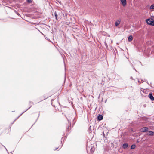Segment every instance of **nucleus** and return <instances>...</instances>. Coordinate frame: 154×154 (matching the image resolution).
Listing matches in <instances>:
<instances>
[{
	"instance_id": "obj_1",
	"label": "nucleus",
	"mask_w": 154,
	"mask_h": 154,
	"mask_svg": "<svg viewBox=\"0 0 154 154\" xmlns=\"http://www.w3.org/2000/svg\"><path fill=\"white\" fill-rule=\"evenodd\" d=\"M147 24L154 26V20L151 18L148 19L146 20Z\"/></svg>"
},
{
	"instance_id": "obj_2",
	"label": "nucleus",
	"mask_w": 154,
	"mask_h": 154,
	"mask_svg": "<svg viewBox=\"0 0 154 154\" xmlns=\"http://www.w3.org/2000/svg\"><path fill=\"white\" fill-rule=\"evenodd\" d=\"M148 128L146 127H143L141 128V131L142 132H145L148 131Z\"/></svg>"
},
{
	"instance_id": "obj_3",
	"label": "nucleus",
	"mask_w": 154,
	"mask_h": 154,
	"mask_svg": "<svg viewBox=\"0 0 154 154\" xmlns=\"http://www.w3.org/2000/svg\"><path fill=\"white\" fill-rule=\"evenodd\" d=\"M149 10L151 12L154 11V4H152L150 6Z\"/></svg>"
},
{
	"instance_id": "obj_4",
	"label": "nucleus",
	"mask_w": 154,
	"mask_h": 154,
	"mask_svg": "<svg viewBox=\"0 0 154 154\" xmlns=\"http://www.w3.org/2000/svg\"><path fill=\"white\" fill-rule=\"evenodd\" d=\"M123 6H125L127 3L126 0H120Z\"/></svg>"
},
{
	"instance_id": "obj_5",
	"label": "nucleus",
	"mask_w": 154,
	"mask_h": 154,
	"mask_svg": "<svg viewBox=\"0 0 154 154\" xmlns=\"http://www.w3.org/2000/svg\"><path fill=\"white\" fill-rule=\"evenodd\" d=\"M147 135L149 136H153L154 135V132L152 131H149Z\"/></svg>"
},
{
	"instance_id": "obj_6",
	"label": "nucleus",
	"mask_w": 154,
	"mask_h": 154,
	"mask_svg": "<svg viewBox=\"0 0 154 154\" xmlns=\"http://www.w3.org/2000/svg\"><path fill=\"white\" fill-rule=\"evenodd\" d=\"M149 97L151 100H154V97H153L151 93H150L149 94Z\"/></svg>"
},
{
	"instance_id": "obj_7",
	"label": "nucleus",
	"mask_w": 154,
	"mask_h": 154,
	"mask_svg": "<svg viewBox=\"0 0 154 154\" xmlns=\"http://www.w3.org/2000/svg\"><path fill=\"white\" fill-rule=\"evenodd\" d=\"M103 118V116L101 115H99L98 116V119L100 121Z\"/></svg>"
},
{
	"instance_id": "obj_8",
	"label": "nucleus",
	"mask_w": 154,
	"mask_h": 154,
	"mask_svg": "<svg viewBox=\"0 0 154 154\" xmlns=\"http://www.w3.org/2000/svg\"><path fill=\"white\" fill-rule=\"evenodd\" d=\"M121 21L119 20L116 21L115 23V25L116 26L119 25Z\"/></svg>"
},
{
	"instance_id": "obj_9",
	"label": "nucleus",
	"mask_w": 154,
	"mask_h": 154,
	"mask_svg": "<svg viewBox=\"0 0 154 154\" xmlns=\"http://www.w3.org/2000/svg\"><path fill=\"white\" fill-rule=\"evenodd\" d=\"M128 146V144L127 143H124L123 146H122V147L124 149L126 148Z\"/></svg>"
},
{
	"instance_id": "obj_10",
	"label": "nucleus",
	"mask_w": 154,
	"mask_h": 154,
	"mask_svg": "<svg viewBox=\"0 0 154 154\" xmlns=\"http://www.w3.org/2000/svg\"><path fill=\"white\" fill-rule=\"evenodd\" d=\"M133 40V37L132 35L129 36L128 38V40L130 42Z\"/></svg>"
},
{
	"instance_id": "obj_11",
	"label": "nucleus",
	"mask_w": 154,
	"mask_h": 154,
	"mask_svg": "<svg viewBox=\"0 0 154 154\" xmlns=\"http://www.w3.org/2000/svg\"><path fill=\"white\" fill-rule=\"evenodd\" d=\"M136 147V146L135 144H133L131 146V149H134Z\"/></svg>"
},
{
	"instance_id": "obj_12",
	"label": "nucleus",
	"mask_w": 154,
	"mask_h": 154,
	"mask_svg": "<svg viewBox=\"0 0 154 154\" xmlns=\"http://www.w3.org/2000/svg\"><path fill=\"white\" fill-rule=\"evenodd\" d=\"M54 15H55V17L56 19H57V13L56 12H55L54 13Z\"/></svg>"
},
{
	"instance_id": "obj_13",
	"label": "nucleus",
	"mask_w": 154,
	"mask_h": 154,
	"mask_svg": "<svg viewBox=\"0 0 154 154\" xmlns=\"http://www.w3.org/2000/svg\"><path fill=\"white\" fill-rule=\"evenodd\" d=\"M27 1L28 2L31 3L32 2V0H27Z\"/></svg>"
},
{
	"instance_id": "obj_14",
	"label": "nucleus",
	"mask_w": 154,
	"mask_h": 154,
	"mask_svg": "<svg viewBox=\"0 0 154 154\" xmlns=\"http://www.w3.org/2000/svg\"><path fill=\"white\" fill-rule=\"evenodd\" d=\"M89 130H90V131H91L92 130V128H91V126H90L89 128Z\"/></svg>"
},
{
	"instance_id": "obj_15",
	"label": "nucleus",
	"mask_w": 154,
	"mask_h": 154,
	"mask_svg": "<svg viewBox=\"0 0 154 154\" xmlns=\"http://www.w3.org/2000/svg\"><path fill=\"white\" fill-rule=\"evenodd\" d=\"M58 148H57L55 150H56Z\"/></svg>"
},
{
	"instance_id": "obj_16",
	"label": "nucleus",
	"mask_w": 154,
	"mask_h": 154,
	"mask_svg": "<svg viewBox=\"0 0 154 154\" xmlns=\"http://www.w3.org/2000/svg\"><path fill=\"white\" fill-rule=\"evenodd\" d=\"M67 119L68 120H69V119H68V118H67Z\"/></svg>"
}]
</instances>
